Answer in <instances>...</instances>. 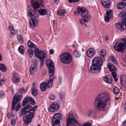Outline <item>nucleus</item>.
Wrapping results in <instances>:
<instances>
[{"label": "nucleus", "mask_w": 126, "mask_h": 126, "mask_svg": "<svg viewBox=\"0 0 126 126\" xmlns=\"http://www.w3.org/2000/svg\"><path fill=\"white\" fill-rule=\"evenodd\" d=\"M94 104L97 110L103 111L106 105V102L110 101V97L108 93L100 94L95 99Z\"/></svg>", "instance_id": "obj_1"}, {"label": "nucleus", "mask_w": 126, "mask_h": 126, "mask_svg": "<svg viewBox=\"0 0 126 126\" xmlns=\"http://www.w3.org/2000/svg\"><path fill=\"white\" fill-rule=\"evenodd\" d=\"M105 61V59L103 57H95L92 61V65L90 67V72L92 73L95 74L100 72L101 70L100 66L103 62Z\"/></svg>", "instance_id": "obj_2"}, {"label": "nucleus", "mask_w": 126, "mask_h": 126, "mask_svg": "<svg viewBox=\"0 0 126 126\" xmlns=\"http://www.w3.org/2000/svg\"><path fill=\"white\" fill-rule=\"evenodd\" d=\"M77 11L74 12V15L78 16V14L80 15L82 18L79 20L80 23L81 24H84L90 21V16L88 14V11L85 8L82 7H78Z\"/></svg>", "instance_id": "obj_3"}, {"label": "nucleus", "mask_w": 126, "mask_h": 126, "mask_svg": "<svg viewBox=\"0 0 126 126\" xmlns=\"http://www.w3.org/2000/svg\"><path fill=\"white\" fill-rule=\"evenodd\" d=\"M46 63L48 69V73L50 78L47 84L48 88H50L52 86V82L54 78V62L50 59H47Z\"/></svg>", "instance_id": "obj_4"}, {"label": "nucleus", "mask_w": 126, "mask_h": 126, "mask_svg": "<svg viewBox=\"0 0 126 126\" xmlns=\"http://www.w3.org/2000/svg\"><path fill=\"white\" fill-rule=\"evenodd\" d=\"M126 47V39H122L120 42H116L114 47V49L118 52H121L124 50Z\"/></svg>", "instance_id": "obj_5"}, {"label": "nucleus", "mask_w": 126, "mask_h": 126, "mask_svg": "<svg viewBox=\"0 0 126 126\" xmlns=\"http://www.w3.org/2000/svg\"><path fill=\"white\" fill-rule=\"evenodd\" d=\"M60 60L62 63L64 64H68L72 60L71 55L68 53L62 54L60 56Z\"/></svg>", "instance_id": "obj_6"}, {"label": "nucleus", "mask_w": 126, "mask_h": 126, "mask_svg": "<svg viewBox=\"0 0 126 126\" xmlns=\"http://www.w3.org/2000/svg\"><path fill=\"white\" fill-rule=\"evenodd\" d=\"M77 124L80 125L72 114H69L66 119V126H76Z\"/></svg>", "instance_id": "obj_7"}, {"label": "nucleus", "mask_w": 126, "mask_h": 126, "mask_svg": "<svg viewBox=\"0 0 126 126\" xmlns=\"http://www.w3.org/2000/svg\"><path fill=\"white\" fill-rule=\"evenodd\" d=\"M22 94L18 93L15 94L12 100V110H14L15 107L17 103L21 101L22 97Z\"/></svg>", "instance_id": "obj_8"}, {"label": "nucleus", "mask_w": 126, "mask_h": 126, "mask_svg": "<svg viewBox=\"0 0 126 126\" xmlns=\"http://www.w3.org/2000/svg\"><path fill=\"white\" fill-rule=\"evenodd\" d=\"M121 18L124 21L122 23H118L116 24V27L120 29L121 31H123L126 29V13L121 16Z\"/></svg>", "instance_id": "obj_9"}, {"label": "nucleus", "mask_w": 126, "mask_h": 126, "mask_svg": "<svg viewBox=\"0 0 126 126\" xmlns=\"http://www.w3.org/2000/svg\"><path fill=\"white\" fill-rule=\"evenodd\" d=\"M62 116L60 113L55 114L52 120V126H60V121L62 119Z\"/></svg>", "instance_id": "obj_10"}, {"label": "nucleus", "mask_w": 126, "mask_h": 126, "mask_svg": "<svg viewBox=\"0 0 126 126\" xmlns=\"http://www.w3.org/2000/svg\"><path fill=\"white\" fill-rule=\"evenodd\" d=\"M38 15L35 13H34L30 16L31 18L29 21V24L30 26L33 27H36L38 22V19L37 18Z\"/></svg>", "instance_id": "obj_11"}, {"label": "nucleus", "mask_w": 126, "mask_h": 126, "mask_svg": "<svg viewBox=\"0 0 126 126\" xmlns=\"http://www.w3.org/2000/svg\"><path fill=\"white\" fill-rule=\"evenodd\" d=\"M31 2L32 8L35 12L39 7V3L41 5L43 4V0H31Z\"/></svg>", "instance_id": "obj_12"}, {"label": "nucleus", "mask_w": 126, "mask_h": 126, "mask_svg": "<svg viewBox=\"0 0 126 126\" xmlns=\"http://www.w3.org/2000/svg\"><path fill=\"white\" fill-rule=\"evenodd\" d=\"M34 115L29 113L28 115L23 117V120L24 123L26 125H28L32 121V118L34 117Z\"/></svg>", "instance_id": "obj_13"}, {"label": "nucleus", "mask_w": 126, "mask_h": 126, "mask_svg": "<svg viewBox=\"0 0 126 126\" xmlns=\"http://www.w3.org/2000/svg\"><path fill=\"white\" fill-rule=\"evenodd\" d=\"M31 106L27 105L26 107L21 109L19 111V117H21L26 115L27 113L29 114V108H30Z\"/></svg>", "instance_id": "obj_14"}, {"label": "nucleus", "mask_w": 126, "mask_h": 126, "mask_svg": "<svg viewBox=\"0 0 126 126\" xmlns=\"http://www.w3.org/2000/svg\"><path fill=\"white\" fill-rule=\"evenodd\" d=\"M33 61V64L31 65L30 68V74L32 75H33L34 73L36 71L37 64V61L36 60L34 59Z\"/></svg>", "instance_id": "obj_15"}, {"label": "nucleus", "mask_w": 126, "mask_h": 126, "mask_svg": "<svg viewBox=\"0 0 126 126\" xmlns=\"http://www.w3.org/2000/svg\"><path fill=\"white\" fill-rule=\"evenodd\" d=\"M113 11L110 9L107 10L106 16H105V19L106 22H109V20L112 18L113 16Z\"/></svg>", "instance_id": "obj_16"}, {"label": "nucleus", "mask_w": 126, "mask_h": 126, "mask_svg": "<svg viewBox=\"0 0 126 126\" xmlns=\"http://www.w3.org/2000/svg\"><path fill=\"white\" fill-rule=\"evenodd\" d=\"M59 108V106L58 104L56 103H53L51 105L49 109V111L53 112L58 111Z\"/></svg>", "instance_id": "obj_17"}, {"label": "nucleus", "mask_w": 126, "mask_h": 126, "mask_svg": "<svg viewBox=\"0 0 126 126\" xmlns=\"http://www.w3.org/2000/svg\"><path fill=\"white\" fill-rule=\"evenodd\" d=\"M95 49L93 48H91L87 51V55L89 58H92L95 55Z\"/></svg>", "instance_id": "obj_18"}, {"label": "nucleus", "mask_w": 126, "mask_h": 126, "mask_svg": "<svg viewBox=\"0 0 126 126\" xmlns=\"http://www.w3.org/2000/svg\"><path fill=\"white\" fill-rule=\"evenodd\" d=\"M112 0H101V3L103 6L106 8H109L110 6V1Z\"/></svg>", "instance_id": "obj_19"}, {"label": "nucleus", "mask_w": 126, "mask_h": 126, "mask_svg": "<svg viewBox=\"0 0 126 126\" xmlns=\"http://www.w3.org/2000/svg\"><path fill=\"white\" fill-rule=\"evenodd\" d=\"M35 56L38 58H41V55H42L43 54H44V51L43 50L40 51L38 48H36L35 49Z\"/></svg>", "instance_id": "obj_20"}, {"label": "nucleus", "mask_w": 126, "mask_h": 126, "mask_svg": "<svg viewBox=\"0 0 126 126\" xmlns=\"http://www.w3.org/2000/svg\"><path fill=\"white\" fill-rule=\"evenodd\" d=\"M104 79L105 82L107 83H111L112 81V77L110 75L105 76L104 78Z\"/></svg>", "instance_id": "obj_21"}, {"label": "nucleus", "mask_w": 126, "mask_h": 126, "mask_svg": "<svg viewBox=\"0 0 126 126\" xmlns=\"http://www.w3.org/2000/svg\"><path fill=\"white\" fill-rule=\"evenodd\" d=\"M12 80L13 82L16 83H18L19 81L18 76L16 73H15L13 74Z\"/></svg>", "instance_id": "obj_22"}, {"label": "nucleus", "mask_w": 126, "mask_h": 126, "mask_svg": "<svg viewBox=\"0 0 126 126\" xmlns=\"http://www.w3.org/2000/svg\"><path fill=\"white\" fill-rule=\"evenodd\" d=\"M27 105H29L31 106L30 108H29V113H30L34 115L35 111L37 106H35L32 107L30 104H28Z\"/></svg>", "instance_id": "obj_23"}, {"label": "nucleus", "mask_w": 126, "mask_h": 126, "mask_svg": "<svg viewBox=\"0 0 126 126\" xmlns=\"http://www.w3.org/2000/svg\"><path fill=\"white\" fill-rule=\"evenodd\" d=\"M126 4L125 2H122L118 4L117 7L119 9L121 10L124 8L126 6Z\"/></svg>", "instance_id": "obj_24"}, {"label": "nucleus", "mask_w": 126, "mask_h": 126, "mask_svg": "<svg viewBox=\"0 0 126 126\" xmlns=\"http://www.w3.org/2000/svg\"><path fill=\"white\" fill-rule=\"evenodd\" d=\"M47 83L45 82H43L40 84V89L42 91L46 90L47 88Z\"/></svg>", "instance_id": "obj_25"}, {"label": "nucleus", "mask_w": 126, "mask_h": 126, "mask_svg": "<svg viewBox=\"0 0 126 126\" xmlns=\"http://www.w3.org/2000/svg\"><path fill=\"white\" fill-rule=\"evenodd\" d=\"M107 66L110 71H111L116 70V68L115 66L112 64L108 63Z\"/></svg>", "instance_id": "obj_26"}, {"label": "nucleus", "mask_w": 126, "mask_h": 126, "mask_svg": "<svg viewBox=\"0 0 126 126\" xmlns=\"http://www.w3.org/2000/svg\"><path fill=\"white\" fill-rule=\"evenodd\" d=\"M38 13L41 15H45L47 14V12L46 9H41L38 10Z\"/></svg>", "instance_id": "obj_27"}, {"label": "nucleus", "mask_w": 126, "mask_h": 126, "mask_svg": "<svg viewBox=\"0 0 126 126\" xmlns=\"http://www.w3.org/2000/svg\"><path fill=\"white\" fill-rule=\"evenodd\" d=\"M27 44L28 47L30 48H36L37 47L36 45L30 40H29Z\"/></svg>", "instance_id": "obj_28"}, {"label": "nucleus", "mask_w": 126, "mask_h": 126, "mask_svg": "<svg viewBox=\"0 0 126 126\" xmlns=\"http://www.w3.org/2000/svg\"><path fill=\"white\" fill-rule=\"evenodd\" d=\"M29 97H26L23 100L22 106L23 107H25L27 105L29 101Z\"/></svg>", "instance_id": "obj_29"}, {"label": "nucleus", "mask_w": 126, "mask_h": 126, "mask_svg": "<svg viewBox=\"0 0 126 126\" xmlns=\"http://www.w3.org/2000/svg\"><path fill=\"white\" fill-rule=\"evenodd\" d=\"M0 70L3 72H5L7 71V68L4 64L0 63Z\"/></svg>", "instance_id": "obj_30"}, {"label": "nucleus", "mask_w": 126, "mask_h": 126, "mask_svg": "<svg viewBox=\"0 0 126 126\" xmlns=\"http://www.w3.org/2000/svg\"><path fill=\"white\" fill-rule=\"evenodd\" d=\"M45 54H43L42 56V57L39 58L40 61V66H43V65L44 63V58L45 57Z\"/></svg>", "instance_id": "obj_31"}, {"label": "nucleus", "mask_w": 126, "mask_h": 126, "mask_svg": "<svg viewBox=\"0 0 126 126\" xmlns=\"http://www.w3.org/2000/svg\"><path fill=\"white\" fill-rule=\"evenodd\" d=\"M33 50L31 48L29 49L27 51V52L29 57L31 58L33 55Z\"/></svg>", "instance_id": "obj_32"}, {"label": "nucleus", "mask_w": 126, "mask_h": 126, "mask_svg": "<svg viewBox=\"0 0 126 126\" xmlns=\"http://www.w3.org/2000/svg\"><path fill=\"white\" fill-rule=\"evenodd\" d=\"M99 54L101 56L100 57H103L104 59V56L106 54V51L104 49H102L100 52Z\"/></svg>", "instance_id": "obj_33"}, {"label": "nucleus", "mask_w": 126, "mask_h": 126, "mask_svg": "<svg viewBox=\"0 0 126 126\" xmlns=\"http://www.w3.org/2000/svg\"><path fill=\"white\" fill-rule=\"evenodd\" d=\"M32 91V94L34 96L36 95L37 94V91L36 89L32 87L31 88Z\"/></svg>", "instance_id": "obj_34"}, {"label": "nucleus", "mask_w": 126, "mask_h": 126, "mask_svg": "<svg viewBox=\"0 0 126 126\" xmlns=\"http://www.w3.org/2000/svg\"><path fill=\"white\" fill-rule=\"evenodd\" d=\"M17 38L19 42L21 43H23V39L21 35L18 34L17 35Z\"/></svg>", "instance_id": "obj_35"}, {"label": "nucleus", "mask_w": 126, "mask_h": 126, "mask_svg": "<svg viewBox=\"0 0 126 126\" xmlns=\"http://www.w3.org/2000/svg\"><path fill=\"white\" fill-rule=\"evenodd\" d=\"M65 12L66 11L64 10H59L58 11V14L59 15L61 16L64 14Z\"/></svg>", "instance_id": "obj_36"}, {"label": "nucleus", "mask_w": 126, "mask_h": 126, "mask_svg": "<svg viewBox=\"0 0 126 126\" xmlns=\"http://www.w3.org/2000/svg\"><path fill=\"white\" fill-rule=\"evenodd\" d=\"M113 93L115 94H117L119 93L120 90L117 87H115L113 89Z\"/></svg>", "instance_id": "obj_37"}, {"label": "nucleus", "mask_w": 126, "mask_h": 126, "mask_svg": "<svg viewBox=\"0 0 126 126\" xmlns=\"http://www.w3.org/2000/svg\"><path fill=\"white\" fill-rule=\"evenodd\" d=\"M111 74L115 81H117L118 78L117 77L116 74L115 72H112L111 73Z\"/></svg>", "instance_id": "obj_38"}, {"label": "nucleus", "mask_w": 126, "mask_h": 126, "mask_svg": "<svg viewBox=\"0 0 126 126\" xmlns=\"http://www.w3.org/2000/svg\"><path fill=\"white\" fill-rule=\"evenodd\" d=\"M19 93L24 94L26 92V90H25L24 88H22L20 90H19Z\"/></svg>", "instance_id": "obj_39"}, {"label": "nucleus", "mask_w": 126, "mask_h": 126, "mask_svg": "<svg viewBox=\"0 0 126 126\" xmlns=\"http://www.w3.org/2000/svg\"><path fill=\"white\" fill-rule=\"evenodd\" d=\"M23 47L22 46H20L18 48V51L21 54H23Z\"/></svg>", "instance_id": "obj_40"}, {"label": "nucleus", "mask_w": 126, "mask_h": 126, "mask_svg": "<svg viewBox=\"0 0 126 126\" xmlns=\"http://www.w3.org/2000/svg\"><path fill=\"white\" fill-rule=\"evenodd\" d=\"M29 101H30L29 103L32 105H34L35 103V101L34 99L31 97H29Z\"/></svg>", "instance_id": "obj_41"}, {"label": "nucleus", "mask_w": 126, "mask_h": 126, "mask_svg": "<svg viewBox=\"0 0 126 126\" xmlns=\"http://www.w3.org/2000/svg\"><path fill=\"white\" fill-rule=\"evenodd\" d=\"M10 33L11 34L14 35L17 34L18 32L17 30H13L10 31Z\"/></svg>", "instance_id": "obj_42"}, {"label": "nucleus", "mask_w": 126, "mask_h": 126, "mask_svg": "<svg viewBox=\"0 0 126 126\" xmlns=\"http://www.w3.org/2000/svg\"><path fill=\"white\" fill-rule=\"evenodd\" d=\"M80 54L79 52L77 51H75L74 53V56L76 57H79Z\"/></svg>", "instance_id": "obj_43"}, {"label": "nucleus", "mask_w": 126, "mask_h": 126, "mask_svg": "<svg viewBox=\"0 0 126 126\" xmlns=\"http://www.w3.org/2000/svg\"><path fill=\"white\" fill-rule=\"evenodd\" d=\"M110 57L111 60L113 63L114 64H116L117 62L114 57L113 56H110Z\"/></svg>", "instance_id": "obj_44"}, {"label": "nucleus", "mask_w": 126, "mask_h": 126, "mask_svg": "<svg viewBox=\"0 0 126 126\" xmlns=\"http://www.w3.org/2000/svg\"><path fill=\"white\" fill-rule=\"evenodd\" d=\"M49 98L51 100H54L55 99V96L52 94H51L49 95Z\"/></svg>", "instance_id": "obj_45"}, {"label": "nucleus", "mask_w": 126, "mask_h": 126, "mask_svg": "<svg viewBox=\"0 0 126 126\" xmlns=\"http://www.w3.org/2000/svg\"><path fill=\"white\" fill-rule=\"evenodd\" d=\"M33 12V10L32 9H29L28 13V16L29 17L31 16V15H32V14Z\"/></svg>", "instance_id": "obj_46"}, {"label": "nucleus", "mask_w": 126, "mask_h": 126, "mask_svg": "<svg viewBox=\"0 0 126 126\" xmlns=\"http://www.w3.org/2000/svg\"><path fill=\"white\" fill-rule=\"evenodd\" d=\"M89 113L88 114V115L89 116H90L91 115H94V111L93 110H90L89 111Z\"/></svg>", "instance_id": "obj_47"}, {"label": "nucleus", "mask_w": 126, "mask_h": 126, "mask_svg": "<svg viewBox=\"0 0 126 126\" xmlns=\"http://www.w3.org/2000/svg\"><path fill=\"white\" fill-rule=\"evenodd\" d=\"M20 103H18L17 105L16 108L15 110L16 111H18L20 109Z\"/></svg>", "instance_id": "obj_48"}, {"label": "nucleus", "mask_w": 126, "mask_h": 126, "mask_svg": "<svg viewBox=\"0 0 126 126\" xmlns=\"http://www.w3.org/2000/svg\"><path fill=\"white\" fill-rule=\"evenodd\" d=\"M120 84L122 85V86H123V84H122V82L123 81V76L122 75H120Z\"/></svg>", "instance_id": "obj_49"}, {"label": "nucleus", "mask_w": 126, "mask_h": 126, "mask_svg": "<svg viewBox=\"0 0 126 126\" xmlns=\"http://www.w3.org/2000/svg\"><path fill=\"white\" fill-rule=\"evenodd\" d=\"M9 28L10 30H13V25L10 23H9Z\"/></svg>", "instance_id": "obj_50"}, {"label": "nucleus", "mask_w": 126, "mask_h": 126, "mask_svg": "<svg viewBox=\"0 0 126 126\" xmlns=\"http://www.w3.org/2000/svg\"><path fill=\"white\" fill-rule=\"evenodd\" d=\"M5 83V81L3 79H0V85H3Z\"/></svg>", "instance_id": "obj_51"}, {"label": "nucleus", "mask_w": 126, "mask_h": 126, "mask_svg": "<svg viewBox=\"0 0 126 126\" xmlns=\"http://www.w3.org/2000/svg\"><path fill=\"white\" fill-rule=\"evenodd\" d=\"M91 124L90 123H85L83 126H91Z\"/></svg>", "instance_id": "obj_52"}, {"label": "nucleus", "mask_w": 126, "mask_h": 126, "mask_svg": "<svg viewBox=\"0 0 126 126\" xmlns=\"http://www.w3.org/2000/svg\"><path fill=\"white\" fill-rule=\"evenodd\" d=\"M11 123L12 125L13 126L15 125L16 123L15 121L14 120H12L11 121Z\"/></svg>", "instance_id": "obj_53"}, {"label": "nucleus", "mask_w": 126, "mask_h": 126, "mask_svg": "<svg viewBox=\"0 0 126 126\" xmlns=\"http://www.w3.org/2000/svg\"><path fill=\"white\" fill-rule=\"evenodd\" d=\"M49 52L50 54H52L54 52V51L52 49H51L49 51Z\"/></svg>", "instance_id": "obj_54"}, {"label": "nucleus", "mask_w": 126, "mask_h": 126, "mask_svg": "<svg viewBox=\"0 0 126 126\" xmlns=\"http://www.w3.org/2000/svg\"><path fill=\"white\" fill-rule=\"evenodd\" d=\"M4 93L2 91H0V97H2Z\"/></svg>", "instance_id": "obj_55"}, {"label": "nucleus", "mask_w": 126, "mask_h": 126, "mask_svg": "<svg viewBox=\"0 0 126 126\" xmlns=\"http://www.w3.org/2000/svg\"><path fill=\"white\" fill-rule=\"evenodd\" d=\"M61 99L63 101H64V96H61Z\"/></svg>", "instance_id": "obj_56"}, {"label": "nucleus", "mask_w": 126, "mask_h": 126, "mask_svg": "<svg viewBox=\"0 0 126 126\" xmlns=\"http://www.w3.org/2000/svg\"><path fill=\"white\" fill-rule=\"evenodd\" d=\"M105 39L106 41L108 40H109V37L108 36H106L105 37Z\"/></svg>", "instance_id": "obj_57"}, {"label": "nucleus", "mask_w": 126, "mask_h": 126, "mask_svg": "<svg viewBox=\"0 0 126 126\" xmlns=\"http://www.w3.org/2000/svg\"><path fill=\"white\" fill-rule=\"evenodd\" d=\"M7 115L9 118L10 119L11 118L10 116V113H7Z\"/></svg>", "instance_id": "obj_58"}, {"label": "nucleus", "mask_w": 126, "mask_h": 126, "mask_svg": "<svg viewBox=\"0 0 126 126\" xmlns=\"http://www.w3.org/2000/svg\"><path fill=\"white\" fill-rule=\"evenodd\" d=\"M123 58L125 62L126 63V55L124 56Z\"/></svg>", "instance_id": "obj_59"}, {"label": "nucleus", "mask_w": 126, "mask_h": 126, "mask_svg": "<svg viewBox=\"0 0 126 126\" xmlns=\"http://www.w3.org/2000/svg\"><path fill=\"white\" fill-rule=\"evenodd\" d=\"M123 125L125 126H126V120H125L124 121H123Z\"/></svg>", "instance_id": "obj_60"}, {"label": "nucleus", "mask_w": 126, "mask_h": 126, "mask_svg": "<svg viewBox=\"0 0 126 126\" xmlns=\"http://www.w3.org/2000/svg\"><path fill=\"white\" fill-rule=\"evenodd\" d=\"M35 85H36V83H35V82H33V84H32V85L33 86V88L35 87Z\"/></svg>", "instance_id": "obj_61"}, {"label": "nucleus", "mask_w": 126, "mask_h": 126, "mask_svg": "<svg viewBox=\"0 0 126 126\" xmlns=\"http://www.w3.org/2000/svg\"><path fill=\"white\" fill-rule=\"evenodd\" d=\"M2 59V57L1 55V53H0V61Z\"/></svg>", "instance_id": "obj_62"}, {"label": "nucleus", "mask_w": 126, "mask_h": 126, "mask_svg": "<svg viewBox=\"0 0 126 126\" xmlns=\"http://www.w3.org/2000/svg\"><path fill=\"white\" fill-rule=\"evenodd\" d=\"M55 2L57 4L59 2V0H54Z\"/></svg>", "instance_id": "obj_63"}, {"label": "nucleus", "mask_w": 126, "mask_h": 126, "mask_svg": "<svg viewBox=\"0 0 126 126\" xmlns=\"http://www.w3.org/2000/svg\"><path fill=\"white\" fill-rule=\"evenodd\" d=\"M124 109L126 110V102L125 103V104L124 106Z\"/></svg>", "instance_id": "obj_64"}]
</instances>
